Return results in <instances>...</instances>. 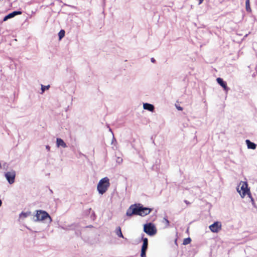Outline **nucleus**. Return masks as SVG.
<instances>
[{"instance_id":"15","label":"nucleus","mask_w":257,"mask_h":257,"mask_svg":"<svg viewBox=\"0 0 257 257\" xmlns=\"http://www.w3.org/2000/svg\"><path fill=\"white\" fill-rule=\"evenodd\" d=\"M115 232L118 237L124 238V236L122 233L120 227L118 226L116 227L115 230Z\"/></svg>"},{"instance_id":"25","label":"nucleus","mask_w":257,"mask_h":257,"mask_svg":"<svg viewBox=\"0 0 257 257\" xmlns=\"http://www.w3.org/2000/svg\"><path fill=\"white\" fill-rule=\"evenodd\" d=\"M176 108L178 110H183V108L180 106H176Z\"/></svg>"},{"instance_id":"13","label":"nucleus","mask_w":257,"mask_h":257,"mask_svg":"<svg viewBox=\"0 0 257 257\" xmlns=\"http://www.w3.org/2000/svg\"><path fill=\"white\" fill-rule=\"evenodd\" d=\"M144 234H142V240L143 242L142 248L148 249V239L146 237H144Z\"/></svg>"},{"instance_id":"24","label":"nucleus","mask_w":257,"mask_h":257,"mask_svg":"<svg viewBox=\"0 0 257 257\" xmlns=\"http://www.w3.org/2000/svg\"><path fill=\"white\" fill-rule=\"evenodd\" d=\"M122 161H123V159H122V158H121V157H117L116 158V162L117 163H118L119 164H120L122 163Z\"/></svg>"},{"instance_id":"2","label":"nucleus","mask_w":257,"mask_h":257,"mask_svg":"<svg viewBox=\"0 0 257 257\" xmlns=\"http://www.w3.org/2000/svg\"><path fill=\"white\" fill-rule=\"evenodd\" d=\"M36 221H44L47 223H50L52 219L50 215L45 211L38 210L36 211Z\"/></svg>"},{"instance_id":"6","label":"nucleus","mask_w":257,"mask_h":257,"mask_svg":"<svg viewBox=\"0 0 257 257\" xmlns=\"http://www.w3.org/2000/svg\"><path fill=\"white\" fill-rule=\"evenodd\" d=\"M16 172L14 170H11L5 173V177L10 184H13L15 181Z\"/></svg>"},{"instance_id":"29","label":"nucleus","mask_w":257,"mask_h":257,"mask_svg":"<svg viewBox=\"0 0 257 257\" xmlns=\"http://www.w3.org/2000/svg\"><path fill=\"white\" fill-rule=\"evenodd\" d=\"M184 202H185L186 204H190L189 202V201H188L187 200H184Z\"/></svg>"},{"instance_id":"30","label":"nucleus","mask_w":257,"mask_h":257,"mask_svg":"<svg viewBox=\"0 0 257 257\" xmlns=\"http://www.w3.org/2000/svg\"><path fill=\"white\" fill-rule=\"evenodd\" d=\"M2 205V201L0 199V206Z\"/></svg>"},{"instance_id":"31","label":"nucleus","mask_w":257,"mask_h":257,"mask_svg":"<svg viewBox=\"0 0 257 257\" xmlns=\"http://www.w3.org/2000/svg\"><path fill=\"white\" fill-rule=\"evenodd\" d=\"M61 228L63 229H67V228H65L64 227L62 226Z\"/></svg>"},{"instance_id":"16","label":"nucleus","mask_w":257,"mask_h":257,"mask_svg":"<svg viewBox=\"0 0 257 257\" xmlns=\"http://www.w3.org/2000/svg\"><path fill=\"white\" fill-rule=\"evenodd\" d=\"M30 214H31L30 212H22L20 214L19 217L21 218H25L27 217L29 215H30Z\"/></svg>"},{"instance_id":"28","label":"nucleus","mask_w":257,"mask_h":257,"mask_svg":"<svg viewBox=\"0 0 257 257\" xmlns=\"http://www.w3.org/2000/svg\"><path fill=\"white\" fill-rule=\"evenodd\" d=\"M114 141L116 142V140H115V139L114 137V135H113V138H112V143H113Z\"/></svg>"},{"instance_id":"8","label":"nucleus","mask_w":257,"mask_h":257,"mask_svg":"<svg viewBox=\"0 0 257 257\" xmlns=\"http://www.w3.org/2000/svg\"><path fill=\"white\" fill-rule=\"evenodd\" d=\"M152 210V209L148 207H144L143 205H141L140 216H145L149 214Z\"/></svg>"},{"instance_id":"18","label":"nucleus","mask_w":257,"mask_h":257,"mask_svg":"<svg viewBox=\"0 0 257 257\" xmlns=\"http://www.w3.org/2000/svg\"><path fill=\"white\" fill-rule=\"evenodd\" d=\"M247 196L250 198V201L251 202V204H252V206L254 208H256V206L255 203L254 202V200L253 197L251 196V193L250 192L249 193H248Z\"/></svg>"},{"instance_id":"7","label":"nucleus","mask_w":257,"mask_h":257,"mask_svg":"<svg viewBox=\"0 0 257 257\" xmlns=\"http://www.w3.org/2000/svg\"><path fill=\"white\" fill-rule=\"evenodd\" d=\"M209 228L213 232H217L221 228V224L218 222H215L209 226Z\"/></svg>"},{"instance_id":"5","label":"nucleus","mask_w":257,"mask_h":257,"mask_svg":"<svg viewBox=\"0 0 257 257\" xmlns=\"http://www.w3.org/2000/svg\"><path fill=\"white\" fill-rule=\"evenodd\" d=\"M144 231L150 236H153L157 233V228L155 225L151 222L144 225Z\"/></svg>"},{"instance_id":"3","label":"nucleus","mask_w":257,"mask_h":257,"mask_svg":"<svg viewBox=\"0 0 257 257\" xmlns=\"http://www.w3.org/2000/svg\"><path fill=\"white\" fill-rule=\"evenodd\" d=\"M236 190L242 198H244L246 195H247L248 193L250 192L246 181H240Z\"/></svg>"},{"instance_id":"1","label":"nucleus","mask_w":257,"mask_h":257,"mask_svg":"<svg viewBox=\"0 0 257 257\" xmlns=\"http://www.w3.org/2000/svg\"><path fill=\"white\" fill-rule=\"evenodd\" d=\"M110 186L109 179L108 177H105L99 180L97 189L99 194H103L108 189Z\"/></svg>"},{"instance_id":"23","label":"nucleus","mask_w":257,"mask_h":257,"mask_svg":"<svg viewBox=\"0 0 257 257\" xmlns=\"http://www.w3.org/2000/svg\"><path fill=\"white\" fill-rule=\"evenodd\" d=\"M50 87V85L44 86L43 85H41V90L42 92H44L46 90L48 89Z\"/></svg>"},{"instance_id":"11","label":"nucleus","mask_w":257,"mask_h":257,"mask_svg":"<svg viewBox=\"0 0 257 257\" xmlns=\"http://www.w3.org/2000/svg\"><path fill=\"white\" fill-rule=\"evenodd\" d=\"M56 146L58 148L61 147L63 148H65L67 147L66 144L61 138H57Z\"/></svg>"},{"instance_id":"10","label":"nucleus","mask_w":257,"mask_h":257,"mask_svg":"<svg viewBox=\"0 0 257 257\" xmlns=\"http://www.w3.org/2000/svg\"><path fill=\"white\" fill-rule=\"evenodd\" d=\"M216 81L225 91H228L229 90V88L227 87L226 82L224 81L222 78L220 77L217 78Z\"/></svg>"},{"instance_id":"9","label":"nucleus","mask_w":257,"mask_h":257,"mask_svg":"<svg viewBox=\"0 0 257 257\" xmlns=\"http://www.w3.org/2000/svg\"><path fill=\"white\" fill-rule=\"evenodd\" d=\"M22 12L20 11H14L12 13L6 15L3 19V21H6L9 19H11L15 16L22 14Z\"/></svg>"},{"instance_id":"17","label":"nucleus","mask_w":257,"mask_h":257,"mask_svg":"<svg viewBox=\"0 0 257 257\" xmlns=\"http://www.w3.org/2000/svg\"><path fill=\"white\" fill-rule=\"evenodd\" d=\"M162 222L165 224V227L167 228L169 226L170 221L167 219V217H164Z\"/></svg>"},{"instance_id":"34","label":"nucleus","mask_w":257,"mask_h":257,"mask_svg":"<svg viewBox=\"0 0 257 257\" xmlns=\"http://www.w3.org/2000/svg\"><path fill=\"white\" fill-rule=\"evenodd\" d=\"M109 131L111 132V133L113 134V133L112 132L111 128H109Z\"/></svg>"},{"instance_id":"26","label":"nucleus","mask_w":257,"mask_h":257,"mask_svg":"<svg viewBox=\"0 0 257 257\" xmlns=\"http://www.w3.org/2000/svg\"><path fill=\"white\" fill-rule=\"evenodd\" d=\"M46 149L48 151H50V147L49 145H47V146H46Z\"/></svg>"},{"instance_id":"20","label":"nucleus","mask_w":257,"mask_h":257,"mask_svg":"<svg viewBox=\"0 0 257 257\" xmlns=\"http://www.w3.org/2000/svg\"><path fill=\"white\" fill-rule=\"evenodd\" d=\"M65 31L64 30H61L58 33V36L60 40L63 38L65 36Z\"/></svg>"},{"instance_id":"32","label":"nucleus","mask_w":257,"mask_h":257,"mask_svg":"<svg viewBox=\"0 0 257 257\" xmlns=\"http://www.w3.org/2000/svg\"><path fill=\"white\" fill-rule=\"evenodd\" d=\"M199 3L200 4L203 2V0H199Z\"/></svg>"},{"instance_id":"22","label":"nucleus","mask_w":257,"mask_h":257,"mask_svg":"<svg viewBox=\"0 0 257 257\" xmlns=\"http://www.w3.org/2000/svg\"><path fill=\"white\" fill-rule=\"evenodd\" d=\"M147 249L146 248H141V257H146V251Z\"/></svg>"},{"instance_id":"21","label":"nucleus","mask_w":257,"mask_h":257,"mask_svg":"<svg viewBox=\"0 0 257 257\" xmlns=\"http://www.w3.org/2000/svg\"><path fill=\"white\" fill-rule=\"evenodd\" d=\"M191 241V239L190 237L185 238L183 240V244L187 245V244L190 243Z\"/></svg>"},{"instance_id":"33","label":"nucleus","mask_w":257,"mask_h":257,"mask_svg":"<svg viewBox=\"0 0 257 257\" xmlns=\"http://www.w3.org/2000/svg\"><path fill=\"white\" fill-rule=\"evenodd\" d=\"M109 131L111 132V133L113 134V133L112 132L111 128H109Z\"/></svg>"},{"instance_id":"4","label":"nucleus","mask_w":257,"mask_h":257,"mask_svg":"<svg viewBox=\"0 0 257 257\" xmlns=\"http://www.w3.org/2000/svg\"><path fill=\"white\" fill-rule=\"evenodd\" d=\"M141 206V204H135L131 205L126 210V215L129 217L133 215H140Z\"/></svg>"},{"instance_id":"14","label":"nucleus","mask_w":257,"mask_h":257,"mask_svg":"<svg viewBox=\"0 0 257 257\" xmlns=\"http://www.w3.org/2000/svg\"><path fill=\"white\" fill-rule=\"evenodd\" d=\"M245 143L248 149L254 150L256 148V145L249 140H246Z\"/></svg>"},{"instance_id":"19","label":"nucleus","mask_w":257,"mask_h":257,"mask_svg":"<svg viewBox=\"0 0 257 257\" xmlns=\"http://www.w3.org/2000/svg\"><path fill=\"white\" fill-rule=\"evenodd\" d=\"M245 8H246V11H247V12H250L251 11V9H250V5H249V0H246V2H245Z\"/></svg>"},{"instance_id":"12","label":"nucleus","mask_w":257,"mask_h":257,"mask_svg":"<svg viewBox=\"0 0 257 257\" xmlns=\"http://www.w3.org/2000/svg\"><path fill=\"white\" fill-rule=\"evenodd\" d=\"M143 108L144 109L151 112H153L155 109L154 106L153 104L148 103H144Z\"/></svg>"},{"instance_id":"27","label":"nucleus","mask_w":257,"mask_h":257,"mask_svg":"<svg viewBox=\"0 0 257 257\" xmlns=\"http://www.w3.org/2000/svg\"><path fill=\"white\" fill-rule=\"evenodd\" d=\"M151 61L152 62L154 63L155 62V59L154 58H152Z\"/></svg>"}]
</instances>
